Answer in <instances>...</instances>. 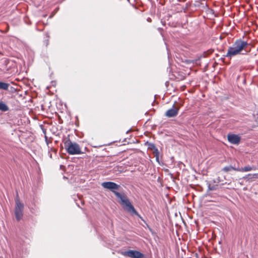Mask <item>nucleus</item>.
<instances>
[{
	"mask_svg": "<svg viewBox=\"0 0 258 258\" xmlns=\"http://www.w3.org/2000/svg\"><path fill=\"white\" fill-rule=\"evenodd\" d=\"M196 64H199L197 62H196Z\"/></svg>",
	"mask_w": 258,
	"mask_h": 258,
	"instance_id": "6ab92c4d",
	"label": "nucleus"
},
{
	"mask_svg": "<svg viewBox=\"0 0 258 258\" xmlns=\"http://www.w3.org/2000/svg\"><path fill=\"white\" fill-rule=\"evenodd\" d=\"M24 205L22 204L18 198L16 199V207L15 214L17 221H20L23 216V211Z\"/></svg>",
	"mask_w": 258,
	"mask_h": 258,
	"instance_id": "20e7f679",
	"label": "nucleus"
},
{
	"mask_svg": "<svg viewBox=\"0 0 258 258\" xmlns=\"http://www.w3.org/2000/svg\"><path fill=\"white\" fill-rule=\"evenodd\" d=\"M249 176H251L253 178H258V173H254V174H248Z\"/></svg>",
	"mask_w": 258,
	"mask_h": 258,
	"instance_id": "2eb2a0df",
	"label": "nucleus"
},
{
	"mask_svg": "<svg viewBox=\"0 0 258 258\" xmlns=\"http://www.w3.org/2000/svg\"><path fill=\"white\" fill-rule=\"evenodd\" d=\"M64 145L66 150L70 155H79L83 153L80 146L75 142L68 140L64 142Z\"/></svg>",
	"mask_w": 258,
	"mask_h": 258,
	"instance_id": "7ed1b4c3",
	"label": "nucleus"
},
{
	"mask_svg": "<svg viewBox=\"0 0 258 258\" xmlns=\"http://www.w3.org/2000/svg\"><path fill=\"white\" fill-rule=\"evenodd\" d=\"M121 254L123 256L129 257L131 258H143L144 254L137 250H128L127 251H122Z\"/></svg>",
	"mask_w": 258,
	"mask_h": 258,
	"instance_id": "39448f33",
	"label": "nucleus"
},
{
	"mask_svg": "<svg viewBox=\"0 0 258 258\" xmlns=\"http://www.w3.org/2000/svg\"><path fill=\"white\" fill-rule=\"evenodd\" d=\"M173 75L178 80H182L184 77V74L183 73L176 72V71L173 72Z\"/></svg>",
	"mask_w": 258,
	"mask_h": 258,
	"instance_id": "9d476101",
	"label": "nucleus"
},
{
	"mask_svg": "<svg viewBox=\"0 0 258 258\" xmlns=\"http://www.w3.org/2000/svg\"><path fill=\"white\" fill-rule=\"evenodd\" d=\"M228 141L233 144H238L240 140V138L234 134L228 135L227 136Z\"/></svg>",
	"mask_w": 258,
	"mask_h": 258,
	"instance_id": "6e6552de",
	"label": "nucleus"
},
{
	"mask_svg": "<svg viewBox=\"0 0 258 258\" xmlns=\"http://www.w3.org/2000/svg\"><path fill=\"white\" fill-rule=\"evenodd\" d=\"M256 169V168L255 166L251 167L250 166H247L243 168H238L236 170L237 171L247 172L251 170H255Z\"/></svg>",
	"mask_w": 258,
	"mask_h": 258,
	"instance_id": "1a4fd4ad",
	"label": "nucleus"
},
{
	"mask_svg": "<svg viewBox=\"0 0 258 258\" xmlns=\"http://www.w3.org/2000/svg\"><path fill=\"white\" fill-rule=\"evenodd\" d=\"M149 148L155 150V152L156 153V160L158 161V155H159V152H158V149L156 148V147L155 146V145L153 144H150Z\"/></svg>",
	"mask_w": 258,
	"mask_h": 258,
	"instance_id": "ddd939ff",
	"label": "nucleus"
},
{
	"mask_svg": "<svg viewBox=\"0 0 258 258\" xmlns=\"http://www.w3.org/2000/svg\"><path fill=\"white\" fill-rule=\"evenodd\" d=\"M113 193L118 198L120 199L121 204L122 205L123 208L125 210L129 213H131V214L137 215L142 220H143L142 218L135 210L134 206L132 205L131 203L126 196L121 195L117 191H113Z\"/></svg>",
	"mask_w": 258,
	"mask_h": 258,
	"instance_id": "f03ea898",
	"label": "nucleus"
},
{
	"mask_svg": "<svg viewBox=\"0 0 258 258\" xmlns=\"http://www.w3.org/2000/svg\"><path fill=\"white\" fill-rule=\"evenodd\" d=\"M216 189V187L214 185H213V186H211V185H209V190H215Z\"/></svg>",
	"mask_w": 258,
	"mask_h": 258,
	"instance_id": "f3484780",
	"label": "nucleus"
},
{
	"mask_svg": "<svg viewBox=\"0 0 258 258\" xmlns=\"http://www.w3.org/2000/svg\"><path fill=\"white\" fill-rule=\"evenodd\" d=\"M249 45L247 42L241 39L236 40L232 45L229 47L226 56L231 57L238 54H243L247 53V49Z\"/></svg>",
	"mask_w": 258,
	"mask_h": 258,
	"instance_id": "f257e3e1",
	"label": "nucleus"
},
{
	"mask_svg": "<svg viewBox=\"0 0 258 258\" xmlns=\"http://www.w3.org/2000/svg\"><path fill=\"white\" fill-rule=\"evenodd\" d=\"M177 1H178V2H180V0H177Z\"/></svg>",
	"mask_w": 258,
	"mask_h": 258,
	"instance_id": "aec40b11",
	"label": "nucleus"
},
{
	"mask_svg": "<svg viewBox=\"0 0 258 258\" xmlns=\"http://www.w3.org/2000/svg\"><path fill=\"white\" fill-rule=\"evenodd\" d=\"M8 87H9L8 84H7L6 83L0 82V89H3V90H7L8 89Z\"/></svg>",
	"mask_w": 258,
	"mask_h": 258,
	"instance_id": "4468645a",
	"label": "nucleus"
},
{
	"mask_svg": "<svg viewBox=\"0 0 258 258\" xmlns=\"http://www.w3.org/2000/svg\"><path fill=\"white\" fill-rule=\"evenodd\" d=\"M8 110V106L4 102L0 101V111L5 112Z\"/></svg>",
	"mask_w": 258,
	"mask_h": 258,
	"instance_id": "9b49d317",
	"label": "nucleus"
},
{
	"mask_svg": "<svg viewBox=\"0 0 258 258\" xmlns=\"http://www.w3.org/2000/svg\"><path fill=\"white\" fill-rule=\"evenodd\" d=\"M179 108L173 106L172 108L168 109L165 113L166 116L168 117H173L176 116L178 112Z\"/></svg>",
	"mask_w": 258,
	"mask_h": 258,
	"instance_id": "0eeeda50",
	"label": "nucleus"
},
{
	"mask_svg": "<svg viewBox=\"0 0 258 258\" xmlns=\"http://www.w3.org/2000/svg\"><path fill=\"white\" fill-rule=\"evenodd\" d=\"M7 63H10V60H8V62H7Z\"/></svg>",
	"mask_w": 258,
	"mask_h": 258,
	"instance_id": "a211bd4d",
	"label": "nucleus"
},
{
	"mask_svg": "<svg viewBox=\"0 0 258 258\" xmlns=\"http://www.w3.org/2000/svg\"><path fill=\"white\" fill-rule=\"evenodd\" d=\"M102 186L105 188L111 190L113 192L115 191L114 189H118L120 187L119 185L111 181L104 182L102 183Z\"/></svg>",
	"mask_w": 258,
	"mask_h": 258,
	"instance_id": "423d86ee",
	"label": "nucleus"
},
{
	"mask_svg": "<svg viewBox=\"0 0 258 258\" xmlns=\"http://www.w3.org/2000/svg\"><path fill=\"white\" fill-rule=\"evenodd\" d=\"M244 179L248 180V181H252V179H253V177H251V176H248V174H247V175H246L245 176H244L243 177Z\"/></svg>",
	"mask_w": 258,
	"mask_h": 258,
	"instance_id": "dca6fc26",
	"label": "nucleus"
},
{
	"mask_svg": "<svg viewBox=\"0 0 258 258\" xmlns=\"http://www.w3.org/2000/svg\"><path fill=\"white\" fill-rule=\"evenodd\" d=\"M237 168H236V167H233V166H228L224 167L223 168L222 170H223V171H225V172H228V171H229L231 170L232 169V170H235V171H237V170H236V169H237Z\"/></svg>",
	"mask_w": 258,
	"mask_h": 258,
	"instance_id": "f8f14e48",
	"label": "nucleus"
}]
</instances>
